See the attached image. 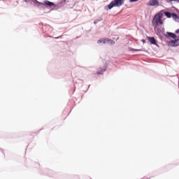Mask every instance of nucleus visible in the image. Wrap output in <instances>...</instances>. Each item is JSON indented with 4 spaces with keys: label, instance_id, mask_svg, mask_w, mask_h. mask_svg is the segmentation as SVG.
Returning <instances> with one entry per match:
<instances>
[{
    "label": "nucleus",
    "instance_id": "obj_11",
    "mask_svg": "<svg viewBox=\"0 0 179 179\" xmlns=\"http://www.w3.org/2000/svg\"><path fill=\"white\" fill-rule=\"evenodd\" d=\"M98 44H100L101 43H103L104 44V39H99L98 41H97Z\"/></svg>",
    "mask_w": 179,
    "mask_h": 179
},
{
    "label": "nucleus",
    "instance_id": "obj_1",
    "mask_svg": "<svg viewBox=\"0 0 179 179\" xmlns=\"http://www.w3.org/2000/svg\"><path fill=\"white\" fill-rule=\"evenodd\" d=\"M163 13H159L156 14L152 20V26L155 27V29H157L159 26H162L163 24Z\"/></svg>",
    "mask_w": 179,
    "mask_h": 179
},
{
    "label": "nucleus",
    "instance_id": "obj_4",
    "mask_svg": "<svg viewBox=\"0 0 179 179\" xmlns=\"http://www.w3.org/2000/svg\"><path fill=\"white\" fill-rule=\"evenodd\" d=\"M148 41L151 43V44H153L154 45H157V43L156 42V39H155V37H149Z\"/></svg>",
    "mask_w": 179,
    "mask_h": 179
},
{
    "label": "nucleus",
    "instance_id": "obj_7",
    "mask_svg": "<svg viewBox=\"0 0 179 179\" xmlns=\"http://www.w3.org/2000/svg\"><path fill=\"white\" fill-rule=\"evenodd\" d=\"M104 72H106V69H99L96 73L97 75H102V73H104Z\"/></svg>",
    "mask_w": 179,
    "mask_h": 179
},
{
    "label": "nucleus",
    "instance_id": "obj_16",
    "mask_svg": "<svg viewBox=\"0 0 179 179\" xmlns=\"http://www.w3.org/2000/svg\"><path fill=\"white\" fill-rule=\"evenodd\" d=\"M134 51H139V50H134Z\"/></svg>",
    "mask_w": 179,
    "mask_h": 179
},
{
    "label": "nucleus",
    "instance_id": "obj_9",
    "mask_svg": "<svg viewBox=\"0 0 179 179\" xmlns=\"http://www.w3.org/2000/svg\"><path fill=\"white\" fill-rule=\"evenodd\" d=\"M171 17H173L174 20H177V19H178V15L174 13H172Z\"/></svg>",
    "mask_w": 179,
    "mask_h": 179
},
{
    "label": "nucleus",
    "instance_id": "obj_5",
    "mask_svg": "<svg viewBox=\"0 0 179 179\" xmlns=\"http://www.w3.org/2000/svg\"><path fill=\"white\" fill-rule=\"evenodd\" d=\"M42 5H47L48 6H55V3L49 1H45L44 3H42Z\"/></svg>",
    "mask_w": 179,
    "mask_h": 179
},
{
    "label": "nucleus",
    "instance_id": "obj_6",
    "mask_svg": "<svg viewBox=\"0 0 179 179\" xmlns=\"http://www.w3.org/2000/svg\"><path fill=\"white\" fill-rule=\"evenodd\" d=\"M107 43H111V44H115V42H114V41L113 40H110L108 38H104L103 39V44H107Z\"/></svg>",
    "mask_w": 179,
    "mask_h": 179
},
{
    "label": "nucleus",
    "instance_id": "obj_14",
    "mask_svg": "<svg viewBox=\"0 0 179 179\" xmlns=\"http://www.w3.org/2000/svg\"><path fill=\"white\" fill-rule=\"evenodd\" d=\"M176 33L178 34V33H179V29H177V30L176 31Z\"/></svg>",
    "mask_w": 179,
    "mask_h": 179
},
{
    "label": "nucleus",
    "instance_id": "obj_15",
    "mask_svg": "<svg viewBox=\"0 0 179 179\" xmlns=\"http://www.w3.org/2000/svg\"><path fill=\"white\" fill-rule=\"evenodd\" d=\"M30 0H24L25 2H29Z\"/></svg>",
    "mask_w": 179,
    "mask_h": 179
},
{
    "label": "nucleus",
    "instance_id": "obj_8",
    "mask_svg": "<svg viewBox=\"0 0 179 179\" xmlns=\"http://www.w3.org/2000/svg\"><path fill=\"white\" fill-rule=\"evenodd\" d=\"M167 34L169 37H171V38H176L177 37V36L175 34L171 32H168Z\"/></svg>",
    "mask_w": 179,
    "mask_h": 179
},
{
    "label": "nucleus",
    "instance_id": "obj_17",
    "mask_svg": "<svg viewBox=\"0 0 179 179\" xmlns=\"http://www.w3.org/2000/svg\"><path fill=\"white\" fill-rule=\"evenodd\" d=\"M143 179H149V178H144Z\"/></svg>",
    "mask_w": 179,
    "mask_h": 179
},
{
    "label": "nucleus",
    "instance_id": "obj_12",
    "mask_svg": "<svg viewBox=\"0 0 179 179\" xmlns=\"http://www.w3.org/2000/svg\"><path fill=\"white\" fill-rule=\"evenodd\" d=\"M138 0H130V2H136Z\"/></svg>",
    "mask_w": 179,
    "mask_h": 179
},
{
    "label": "nucleus",
    "instance_id": "obj_3",
    "mask_svg": "<svg viewBox=\"0 0 179 179\" xmlns=\"http://www.w3.org/2000/svg\"><path fill=\"white\" fill-rule=\"evenodd\" d=\"M148 6H159V1L157 0H150L148 3Z\"/></svg>",
    "mask_w": 179,
    "mask_h": 179
},
{
    "label": "nucleus",
    "instance_id": "obj_2",
    "mask_svg": "<svg viewBox=\"0 0 179 179\" xmlns=\"http://www.w3.org/2000/svg\"><path fill=\"white\" fill-rule=\"evenodd\" d=\"M124 3V0H114L108 6V9H113L114 6L120 7Z\"/></svg>",
    "mask_w": 179,
    "mask_h": 179
},
{
    "label": "nucleus",
    "instance_id": "obj_10",
    "mask_svg": "<svg viewBox=\"0 0 179 179\" xmlns=\"http://www.w3.org/2000/svg\"><path fill=\"white\" fill-rule=\"evenodd\" d=\"M164 15L165 16H166V17H171V15H172V13H170V12H164Z\"/></svg>",
    "mask_w": 179,
    "mask_h": 179
},
{
    "label": "nucleus",
    "instance_id": "obj_13",
    "mask_svg": "<svg viewBox=\"0 0 179 179\" xmlns=\"http://www.w3.org/2000/svg\"><path fill=\"white\" fill-rule=\"evenodd\" d=\"M166 2H171V1H173L174 0H166Z\"/></svg>",
    "mask_w": 179,
    "mask_h": 179
}]
</instances>
